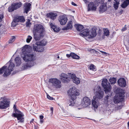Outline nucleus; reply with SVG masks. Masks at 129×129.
Segmentation results:
<instances>
[{
  "label": "nucleus",
  "mask_w": 129,
  "mask_h": 129,
  "mask_svg": "<svg viewBox=\"0 0 129 129\" xmlns=\"http://www.w3.org/2000/svg\"><path fill=\"white\" fill-rule=\"evenodd\" d=\"M31 49L30 47L27 45H25L22 49L21 57L24 61L30 62L23 64L22 68L23 70L30 68L34 65L35 62L33 61L36 59V56L35 53L31 52Z\"/></svg>",
  "instance_id": "1"
},
{
  "label": "nucleus",
  "mask_w": 129,
  "mask_h": 129,
  "mask_svg": "<svg viewBox=\"0 0 129 129\" xmlns=\"http://www.w3.org/2000/svg\"><path fill=\"white\" fill-rule=\"evenodd\" d=\"M69 96L72 101H70L68 103V105L73 106L74 104V100L76 98V96L79 95V93L77 92V89L75 87H73L70 88L68 91Z\"/></svg>",
  "instance_id": "2"
},
{
  "label": "nucleus",
  "mask_w": 129,
  "mask_h": 129,
  "mask_svg": "<svg viewBox=\"0 0 129 129\" xmlns=\"http://www.w3.org/2000/svg\"><path fill=\"white\" fill-rule=\"evenodd\" d=\"M13 108L14 109L15 113H13L12 114V116L15 117H16L17 118L18 120H19L18 122H23L24 118L23 117L24 115L23 113L16 109V106L15 105L14 106Z\"/></svg>",
  "instance_id": "3"
},
{
  "label": "nucleus",
  "mask_w": 129,
  "mask_h": 129,
  "mask_svg": "<svg viewBox=\"0 0 129 129\" xmlns=\"http://www.w3.org/2000/svg\"><path fill=\"white\" fill-rule=\"evenodd\" d=\"M94 91L95 96L93 97L99 99H101L103 97L104 93L102 90L100 86L95 87L94 89Z\"/></svg>",
  "instance_id": "4"
},
{
  "label": "nucleus",
  "mask_w": 129,
  "mask_h": 129,
  "mask_svg": "<svg viewBox=\"0 0 129 129\" xmlns=\"http://www.w3.org/2000/svg\"><path fill=\"white\" fill-rule=\"evenodd\" d=\"M9 102L5 97L1 98L0 99V109H5L9 106Z\"/></svg>",
  "instance_id": "5"
},
{
  "label": "nucleus",
  "mask_w": 129,
  "mask_h": 129,
  "mask_svg": "<svg viewBox=\"0 0 129 129\" xmlns=\"http://www.w3.org/2000/svg\"><path fill=\"white\" fill-rule=\"evenodd\" d=\"M102 84L104 88L106 93L110 92L111 89V86L110 83L109 82L107 79H104L102 81Z\"/></svg>",
  "instance_id": "6"
},
{
  "label": "nucleus",
  "mask_w": 129,
  "mask_h": 129,
  "mask_svg": "<svg viewBox=\"0 0 129 129\" xmlns=\"http://www.w3.org/2000/svg\"><path fill=\"white\" fill-rule=\"evenodd\" d=\"M49 82L52 84V85L56 88H60L61 87V82L56 78L50 79Z\"/></svg>",
  "instance_id": "7"
},
{
  "label": "nucleus",
  "mask_w": 129,
  "mask_h": 129,
  "mask_svg": "<svg viewBox=\"0 0 129 129\" xmlns=\"http://www.w3.org/2000/svg\"><path fill=\"white\" fill-rule=\"evenodd\" d=\"M124 96V93H119L118 95H116L114 97L113 102L115 103H121L123 101Z\"/></svg>",
  "instance_id": "8"
},
{
  "label": "nucleus",
  "mask_w": 129,
  "mask_h": 129,
  "mask_svg": "<svg viewBox=\"0 0 129 129\" xmlns=\"http://www.w3.org/2000/svg\"><path fill=\"white\" fill-rule=\"evenodd\" d=\"M45 29L41 24H36L34 25L33 31V33L43 34L45 31Z\"/></svg>",
  "instance_id": "9"
},
{
  "label": "nucleus",
  "mask_w": 129,
  "mask_h": 129,
  "mask_svg": "<svg viewBox=\"0 0 129 129\" xmlns=\"http://www.w3.org/2000/svg\"><path fill=\"white\" fill-rule=\"evenodd\" d=\"M22 5V4L21 2L13 3L9 8L8 11L9 12H13L14 10L19 8Z\"/></svg>",
  "instance_id": "10"
},
{
  "label": "nucleus",
  "mask_w": 129,
  "mask_h": 129,
  "mask_svg": "<svg viewBox=\"0 0 129 129\" xmlns=\"http://www.w3.org/2000/svg\"><path fill=\"white\" fill-rule=\"evenodd\" d=\"M91 104V101L87 97L83 98L81 103V105L84 107H86Z\"/></svg>",
  "instance_id": "11"
},
{
  "label": "nucleus",
  "mask_w": 129,
  "mask_h": 129,
  "mask_svg": "<svg viewBox=\"0 0 129 129\" xmlns=\"http://www.w3.org/2000/svg\"><path fill=\"white\" fill-rule=\"evenodd\" d=\"M7 67L6 66L3 67L0 69V74H2L4 72L3 76L4 77L6 76L10 75L11 72L8 69H6Z\"/></svg>",
  "instance_id": "12"
},
{
  "label": "nucleus",
  "mask_w": 129,
  "mask_h": 129,
  "mask_svg": "<svg viewBox=\"0 0 129 129\" xmlns=\"http://www.w3.org/2000/svg\"><path fill=\"white\" fill-rule=\"evenodd\" d=\"M33 49L34 51L38 52H43L44 50L42 46L39 44H36V43L35 45H33Z\"/></svg>",
  "instance_id": "13"
},
{
  "label": "nucleus",
  "mask_w": 129,
  "mask_h": 129,
  "mask_svg": "<svg viewBox=\"0 0 129 129\" xmlns=\"http://www.w3.org/2000/svg\"><path fill=\"white\" fill-rule=\"evenodd\" d=\"M68 20L67 17L65 15L60 16L58 18V20L61 25L65 24Z\"/></svg>",
  "instance_id": "14"
},
{
  "label": "nucleus",
  "mask_w": 129,
  "mask_h": 129,
  "mask_svg": "<svg viewBox=\"0 0 129 129\" xmlns=\"http://www.w3.org/2000/svg\"><path fill=\"white\" fill-rule=\"evenodd\" d=\"M69 76L73 80V82L77 84H78L80 82V79L76 76L74 74L70 73Z\"/></svg>",
  "instance_id": "15"
},
{
  "label": "nucleus",
  "mask_w": 129,
  "mask_h": 129,
  "mask_svg": "<svg viewBox=\"0 0 129 129\" xmlns=\"http://www.w3.org/2000/svg\"><path fill=\"white\" fill-rule=\"evenodd\" d=\"M118 84L120 86L125 87L126 85V82L124 78H121L117 81Z\"/></svg>",
  "instance_id": "16"
},
{
  "label": "nucleus",
  "mask_w": 129,
  "mask_h": 129,
  "mask_svg": "<svg viewBox=\"0 0 129 129\" xmlns=\"http://www.w3.org/2000/svg\"><path fill=\"white\" fill-rule=\"evenodd\" d=\"M34 38L36 41L40 40L44 36L43 34L34 33Z\"/></svg>",
  "instance_id": "17"
},
{
  "label": "nucleus",
  "mask_w": 129,
  "mask_h": 129,
  "mask_svg": "<svg viewBox=\"0 0 129 129\" xmlns=\"http://www.w3.org/2000/svg\"><path fill=\"white\" fill-rule=\"evenodd\" d=\"M49 24L51 27L53 29L54 32L57 33L60 30V28L55 25L54 24L50 22Z\"/></svg>",
  "instance_id": "18"
},
{
  "label": "nucleus",
  "mask_w": 129,
  "mask_h": 129,
  "mask_svg": "<svg viewBox=\"0 0 129 129\" xmlns=\"http://www.w3.org/2000/svg\"><path fill=\"white\" fill-rule=\"evenodd\" d=\"M14 21L17 22H23L25 21V20L23 16H18L15 17L14 19Z\"/></svg>",
  "instance_id": "19"
},
{
  "label": "nucleus",
  "mask_w": 129,
  "mask_h": 129,
  "mask_svg": "<svg viewBox=\"0 0 129 129\" xmlns=\"http://www.w3.org/2000/svg\"><path fill=\"white\" fill-rule=\"evenodd\" d=\"M24 11L25 13H27L30 10L31 4L30 3H25L24 5Z\"/></svg>",
  "instance_id": "20"
},
{
  "label": "nucleus",
  "mask_w": 129,
  "mask_h": 129,
  "mask_svg": "<svg viewBox=\"0 0 129 129\" xmlns=\"http://www.w3.org/2000/svg\"><path fill=\"white\" fill-rule=\"evenodd\" d=\"M99 101L97 99L93 97L92 100V104L93 106L95 108H97L99 105Z\"/></svg>",
  "instance_id": "21"
},
{
  "label": "nucleus",
  "mask_w": 129,
  "mask_h": 129,
  "mask_svg": "<svg viewBox=\"0 0 129 129\" xmlns=\"http://www.w3.org/2000/svg\"><path fill=\"white\" fill-rule=\"evenodd\" d=\"M88 11L92 10L95 11L96 10V7L94 5L93 2H90L88 4Z\"/></svg>",
  "instance_id": "22"
},
{
  "label": "nucleus",
  "mask_w": 129,
  "mask_h": 129,
  "mask_svg": "<svg viewBox=\"0 0 129 129\" xmlns=\"http://www.w3.org/2000/svg\"><path fill=\"white\" fill-rule=\"evenodd\" d=\"M89 38H92L95 37L96 35V30L94 28H92L91 30L90 33H89Z\"/></svg>",
  "instance_id": "23"
},
{
  "label": "nucleus",
  "mask_w": 129,
  "mask_h": 129,
  "mask_svg": "<svg viewBox=\"0 0 129 129\" xmlns=\"http://www.w3.org/2000/svg\"><path fill=\"white\" fill-rule=\"evenodd\" d=\"M72 23L73 22L71 21H70L68 23L67 26L62 28V30H67L71 29L72 27Z\"/></svg>",
  "instance_id": "24"
},
{
  "label": "nucleus",
  "mask_w": 129,
  "mask_h": 129,
  "mask_svg": "<svg viewBox=\"0 0 129 129\" xmlns=\"http://www.w3.org/2000/svg\"><path fill=\"white\" fill-rule=\"evenodd\" d=\"M57 15L56 13H50L47 14V16L48 17L50 18L51 19L54 20L56 18Z\"/></svg>",
  "instance_id": "25"
},
{
  "label": "nucleus",
  "mask_w": 129,
  "mask_h": 129,
  "mask_svg": "<svg viewBox=\"0 0 129 129\" xmlns=\"http://www.w3.org/2000/svg\"><path fill=\"white\" fill-rule=\"evenodd\" d=\"M107 7L106 5L104 4L100 6L99 7V11L100 12L103 13L106 10Z\"/></svg>",
  "instance_id": "26"
},
{
  "label": "nucleus",
  "mask_w": 129,
  "mask_h": 129,
  "mask_svg": "<svg viewBox=\"0 0 129 129\" xmlns=\"http://www.w3.org/2000/svg\"><path fill=\"white\" fill-rule=\"evenodd\" d=\"M89 30L87 29H85L83 30V31L82 34H81V36H84V37L88 36L89 38Z\"/></svg>",
  "instance_id": "27"
},
{
  "label": "nucleus",
  "mask_w": 129,
  "mask_h": 129,
  "mask_svg": "<svg viewBox=\"0 0 129 129\" xmlns=\"http://www.w3.org/2000/svg\"><path fill=\"white\" fill-rule=\"evenodd\" d=\"M60 76L61 77V79L62 81L64 82H66V80L67 79L68 77V76L65 74L64 73H62Z\"/></svg>",
  "instance_id": "28"
},
{
  "label": "nucleus",
  "mask_w": 129,
  "mask_h": 129,
  "mask_svg": "<svg viewBox=\"0 0 129 129\" xmlns=\"http://www.w3.org/2000/svg\"><path fill=\"white\" fill-rule=\"evenodd\" d=\"M15 61L17 66H19L21 63V58L19 57H16L15 59Z\"/></svg>",
  "instance_id": "29"
},
{
  "label": "nucleus",
  "mask_w": 129,
  "mask_h": 129,
  "mask_svg": "<svg viewBox=\"0 0 129 129\" xmlns=\"http://www.w3.org/2000/svg\"><path fill=\"white\" fill-rule=\"evenodd\" d=\"M129 4V0H125L121 5V7L123 8H125Z\"/></svg>",
  "instance_id": "30"
},
{
  "label": "nucleus",
  "mask_w": 129,
  "mask_h": 129,
  "mask_svg": "<svg viewBox=\"0 0 129 129\" xmlns=\"http://www.w3.org/2000/svg\"><path fill=\"white\" fill-rule=\"evenodd\" d=\"M46 41L45 40H43L41 41L38 42L36 43V44H39L41 46H43L45 45L46 44Z\"/></svg>",
  "instance_id": "31"
},
{
  "label": "nucleus",
  "mask_w": 129,
  "mask_h": 129,
  "mask_svg": "<svg viewBox=\"0 0 129 129\" xmlns=\"http://www.w3.org/2000/svg\"><path fill=\"white\" fill-rule=\"evenodd\" d=\"M14 67V63L12 62H10V63L8 69L11 72L13 70Z\"/></svg>",
  "instance_id": "32"
},
{
  "label": "nucleus",
  "mask_w": 129,
  "mask_h": 129,
  "mask_svg": "<svg viewBox=\"0 0 129 129\" xmlns=\"http://www.w3.org/2000/svg\"><path fill=\"white\" fill-rule=\"evenodd\" d=\"M76 27L78 31H80L84 28V27L82 25L79 24L77 25L76 26Z\"/></svg>",
  "instance_id": "33"
},
{
  "label": "nucleus",
  "mask_w": 129,
  "mask_h": 129,
  "mask_svg": "<svg viewBox=\"0 0 129 129\" xmlns=\"http://www.w3.org/2000/svg\"><path fill=\"white\" fill-rule=\"evenodd\" d=\"M71 57L73 59H78L79 56L74 53H71Z\"/></svg>",
  "instance_id": "34"
},
{
  "label": "nucleus",
  "mask_w": 129,
  "mask_h": 129,
  "mask_svg": "<svg viewBox=\"0 0 129 129\" xmlns=\"http://www.w3.org/2000/svg\"><path fill=\"white\" fill-rule=\"evenodd\" d=\"M119 4V1H115L114 4V7L115 9H117Z\"/></svg>",
  "instance_id": "35"
},
{
  "label": "nucleus",
  "mask_w": 129,
  "mask_h": 129,
  "mask_svg": "<svg viewBox=\"0 0 129 129\" xmlns=\"http://www.w3.org/2000/svg\"><path fill=\"white\" fill-rule=\"evenodd\" d=\"M116 79L114 78H111L109 79V81L111 84H115L116 82Z\"/></svg>",
  "instance_id": "36"
},
{
  "label": "nucleus",
  "mask_w": 129,
  "mask_h": 129,
  "mask_svg": "<svg viewBox=\"0 0 129 129\" xmlns=\"http://www.w3.org/2000/svg\"><path fill=\"white\" fill-rule=\"evenodd\" d=\"M104 34L106 36H109V32L108 29L105 28L104 29Z\"/></svg>",
  "instance_id": "37"
},
{
  "label": "nucleus",
  "mask_w": 129,
  "mask_h": 129,
  "mask_svg": "<svg viewBox=\"0 0 129 129\" xmlns=\"http://www.w3.org/2000/svg\"><path fill=\"white\" fill-rule=\"evenodd\" d=\"M15 37L14 36H12L8 41L9 43H11L14 42L15 40Z\"/></svg>",
  "instance_id": "38"
},
{
  "label": "nucleus",
  "mask_w": 129,
  "mask_h": 129,
  "mask_svg": "<svg viewBox=\"0 0 129 129\" xmlns=\"http://www.w3.org/2000/svg\"><path fill=\"white\" fill-rule=\"evenodd\" d=\"M95 67L94 65L91 64L89 68L90 70L94 71L95 70Z\"/></svg>",
  "instance_id": "39"
},
{
  "label": "nucleus",
  "mask_w": 129,
  "mask_h": 129,
  "mask_svg": "<svg viewBox=\"0 0 129 129\" xmlns=\"http://www.w3.org/2000/svg\"><path fill=\"white\" fill-rule=\"evenodd\" d=\"M109 97L108 95L106 96L104 99V102L106 104H107L108 103Z\"/></svg>",
  "instance_id": "40"
},
{
  "label": "nucleus",
  "mask_w": 129,
  "mask_h": 129,
  "mask_svg": "<svg viewBox=\"0 0 129 129\" xmlns=\"http://www.w3.org/2000/svg\"><path fill=\"white\" fill-rule=\"evenodd\" d=\"M32 37L30 36H27V38L26 40V41L27 43H29L31 40L32 39Z\"/></svg>",
  "instance_id": "41"
},
{
  "label": "nucleus",
  "mask_w": 129,
  "mask_h": 129,
  "mask_svg": "<svg viewBox=\"0 0 129 129\" xmlns=\"http://www.w3.org/2000/svg\"><path fill=\"white\" fill-rule=\"evenodd\" d=\"M17 22L14 21V19L13 20V21L12 22V25L13 27L15 26L16 25V23Z\"/></svg>",
  "instance_id": "42"
},
{
  "label": "nucleus",
  "mask_w": 129,
  "mask_h": 129,
  "mask_svg": "<svg viewBox=\"0 0 129 129\" xmlns=\"http://www.w3.org/2000/svg\"><path fill=\"white\" fill-rule=\"evenodd\" d=\"M26 24L27 26H29L31 24L30 20L29 19L28 20V21L26 22Z\"/></svg>",
  "instance_id": "43"
},
{
  "label": "nucleus",
  "mask_w": 129,
  "mask_h": 129,
  "mask_svg": "<svg viewBox=\"0 0 129 129\" xmlns=\"http://www.w3.org/2000/svg\"><path fill=\"white\" fill-rule=\"evenodd\" d=\"M47 98L49 100H53V98L50 96L48 94L47 95Z\"/></svg>",
  "instance_id": "44"
},
{
  "label": "nucleus",
  "mask_w": 129,
  "mask_h": 129,
  "mask_svg": "<svg viewBox=\"0 0 129 129\" xmlns=\"http://www.w3.org/2000/svg\"><path fill=\"white\" fill-rule=\"evenodd\" d=\"M122 105H118V106L116 107L117 109V110L120 109L122 108Z\"/></svg>",
  "instance_id": "45"
},
{
  "label": "nucleus",
  "mask_w": 129,
  "mask_h": 129,
  "mask_svg": "<svg viewBox=\"0 0 129 129\" xmlns=\"http://www.w3.org/2000/svg\"><path fill=\"white\" fill-rule=\"evenodd\" d=\"M90 52L91 53H96L97 52L94 49H91V50H90Z\"/></svg>",
  "instance_id": "46"
},
{
  "label": "nucleus",
  "mask_w": 129,
  "mask_h": 129,
  "mask_svg": "<svg viewBox=\"0 0 129 129\" xmlns=\"http://www.w3.org/2000/svg\"><path fill=\"white\" fill-rule=\"evenodd\" d=\"M4 16L2 14H0V22L2 21V19L3 18Z\"/></svg>",
  "instance_id": "47"
},
{
  "label": "nucleus",
  "mask_w": 129,
  "mask_h": 129,
  "mask_svg": "<svg viewBox=\"0 0 129 129\" xmlns=\"http://www.w3.org/2000/svg\"><path fill=\"white\" fill-rule=\"evenodd\" d=\"M126 28L125 27H124L121 29V30L123 31L126 30Z\"/></svg>",
  "instance_id": "48"
},
{
  "label": "nucleus",
  "mask_w": 129,
  "mask_h": 129,
  "mask_svg": "<svg viewBox=\"0 0 129 129\" xmlns=\"http://www.w3.org/2000/svg\"><path fill=\"white\" fill-rule=\"evenodd\" d=\"M68 57H70L71 56V53L70 54H67L66 55Z\"/></svg>",
  "instance_id": "49"
},
{
  "label": "nucleus",
  "mask_w": 129,
  "mask_h": 129,
  "mask_svg": "<svg viewBox=\"0 0 129 129\" xmlns=\"http://www.w3.org/2000/svg\"><path fill=\"white\" fill-rule=\"evenodd\" d=\"M43 119H40V122L41 123H42L44 122Z\"/></svg>",
  "instance_id": "50"
},
{
  "label": "nucleus",
  "mask_w": 129,
  "mask_h": 129,
  "mask_svg": "<svg viewBox=\"0 0 129 129\" xmlns=\"http://www.w3.org/2000/svg\"><path fill=\"white\" fill-rule=\"evenodd\" d=\"M44 116L43 115H40V119H43Z\"/></svg>",
  "instance_id": "51"
},
{
  "label": "nucleus",
  "mask_w": 129,
  "mask_h": 129,
  "mask_svg": "<svg viewBox=\"0 0 129 129\" xmlns=\"http://www.w3.org/2000/svg\"><path fill=\"white\" fill-rule=\"evenodd\" d=\"M72 5L74 6H77V5L75 3L73 2H72Z\"/></svg>",
  "instance_id": "52"
},
{
  "label": "nucleus",
  "mask_w": 129,
  "mask_h": 129,
  "mask_svg": "<svg viewBox=\"0 0 129 129\" xmlns=\"http://www.w3.org/2000/svg\"><path fill=\"white\" fill-rule=\"evenodd\" d=\"M53 107H52L51 108L50 110L52 111V113L53 112Z\"/></svg>",
  "instance_id": "53"
},
{
  "label": "nucleus",
  "mask_w": 129,
  "mask_h": 129,
  "mask_svg": "<svg viewBox=\"0 0 129 129\" xmlns=\"http://www.w3.org/2000/svg\"><path fill=\"white\" fill-rule=\"evenodd\" d=\"M103 55H106L107 54V53H106V52H103Z\"/></svg>",
  "instance_id": "54"
},
{
  "label": "nucleus",
  "mask_w": 129,
  "mask_h": 129,
  "mask_svg": "<svg viewBox=\"0 0 129 129\" xmlns=\"http://www.w3.org/2000/svg\"><path fill=\"white\" fill-rule=\"evenodd\" d=\"M85 3H86L88 2V1L87 0H83Z\"/></svg>",
  "instance_id": "55"
},
{
  "label": "nucleus",
  "mask_w": 129,
  "mask_h": 129,
  "mask_svg": "<svg viewBox=\"0 0 129 129\" xmlns=\"http://www.w3.org/2000/svg\"><path fill=\"white\" fill-rule=\"evenodd\" d=\"M127 124H128V129H129V122Z\"/></svg>",
  "instance_id": "56"
},
{
  "label": "nucleus",
  "mask_w": 129,
  "mask_h": 129,
  "mask_svg": "<svg viewBox=\"0 0 129 129\" xmlns=\"http://www.w3.org/2000/svg\"><path fill=\"white\" fill-rule=\"evenodd\" d=\"M115 1H119V0H114Z\"/></svg>",
  "instance_id": "57"
},
{
  "label": "nucleus",
  "mask_w": 129,
  "mask_h": 129,
  "mask_svg": "<svg viewBox=\"0 0 129 129\" xmlns=\"http://www.w3.org/2000/svg\"><path fill=\"white\" fill-rule=\"evenodd\" d=\"M100 51L101 52H102V53H103V52H104V51Z\"/></svg>",
  "instance_id": "58"
},
{
  "label": "nucleus",
  "mask_w": 129,
  "mask_h": 129,
  "mask_svg": "<svg viewBox=\"0 0 129 129\" xmlns=\"http://www.w3.org/2000/svg\"><path fill=\"white\" fill-rule=\"evenodd\" d=\"M109 2H110L111 0H107Z\"/></svg>",
  "instance_id": "59"
},
{
  "label": "nucleus",
  "mask_w": 129,
  "mask_h": 129,
  "mask_svg": "<svg viewBox=\"0 0 129 129\" xmlns=\"http://www.w3.org/2000/svg\"><path fill=\"white\" fill-rule=\"evenodd\" d=\"M34 120V119H33L32 120V121L30 122H32Z\"/></svg>",
  "instance_id": "60"
},
{
  "label": "nucleus",
  "mask_w": 129,
  "mask_h": 129,
  "mask_svg": "<svg viewBox=\"0 0 129 129\" xmlns=\"http://www.w3.org/2000/svg\"><path fill=\"white\" fill-rule=\"evenodd\" d=\"M57 58H59V56H58L57 57Z\"/></svg>",
  "instance_id": "61"
},
{
  "label": "nucleus",
  "mask_w": 129,
  "mask_h": 129,
  "mask_svg": "<svg viewBox=\"0 0 129 129\" xmlns=\"http://www.w3.org/2000/svg\"><path fill=\"white\" fill-rule=\"evenodd\" d=\"M128 43H129V40H128Z\"/></svg>",
  "instance_id": "62"
}]
</instances>
